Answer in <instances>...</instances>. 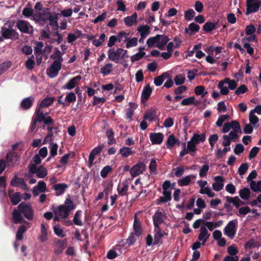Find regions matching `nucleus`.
Segmentation results:
<instances>
[{"mask_svg":"<svg viewBox=\"0 0 261 261\" xmlns=\"http://www.w3.org/2000/svg\"><path fill=\"white\" fill-rule=\"evenodd\" d=\"M34 98L32 96L24 98L21 102L20 106L23 110L29 109L33 105Z\"/></svg>","mask_w":261,"mask_h":261,"instance_id":"23","label":"nucleus"},{"mask_svg":"<svg viewBox=\"0 0 261 261\" xmlns=\"http://www.w3.org/2000/svg\"><path fill=\"white\" fill-rule=\"evenodd\" d=\"M106 101V99L104 97H98L96 96L93 97V106H97L98 107H100V106L105 103Z\"/></svg>","mask_w":261,"mask_h":261,"instance_id":"60","label":"nucleus"},{"mask_svg":"<svg viewBox=\"0 0 261 261\" xmlns=\"http://www.w3.org/2000/svg\"><path fill=\"white\" fill-rule=\"evenodd\" d=\"M231 128L233 129V131L239 132L240 134L242 133L241 126L238 121L236 120H232L230 123Z\"/></svg>","mask_w":261,"mask_h":261,"instance_id":"58","label":"nucleus"},{"mask_svg":"<svg viewBox=\"0 0 261 261\" xmlns=\"http://www.w3.org/2000/svg\"><path fill=\"white\" fill-rule=\"evenodd\" d=\"M11 202L13 205H17L20 201V193L16 192L10 198Z\"/></svg>","mask_w":261,"mask_h":261,"instance_id":"48","label":"nucleus"},{"mask_svg":"<svg viewBox=\"0 0 261 261\" xmlns=\"http://www.w3.org/2000/svg\"><path fill=\"white\" fill-rule=\"evenodd\" d=\"M54 231L55 233L60 238H64L65 234L63 232V230L61 228L59 224L56 225L54 226Z\"/></svg>","mask_w":261,"mask_h":261,"instance_id":"55","label":"nucleus"},{"mask_svg":"<svg viewBox=\"0 0 261 261\" xmlns=\"http://www.w3.org/2000/svg\"><path fill=\"white\" fill-rule=\"evenodd\" d=\"M157 117L156 111L155 110L151 109L148 111L144 115L143 118L149 121H155Z\"/></svg>","mask_w":261,"mask_h":261,"instance_id":"29","label":"nucleus"},{"mask_svg":"<svg viewBox=\"0 0 261 261\" xmlns=\"http://www.w3.org/2000/svg\"><path fill=\"white\" fill-rule=\"evenodd\" d=\"M126 41L127 42L126 47L127 48L133 46H136L138 44V38L136 37L133 38L132 39H129L128 38V40Z\"/></svg>","mask_w":261,"mask_h":261,"instance_id":"62","label":"nucleus"},{"mask_svg":"<svg viewBox=\"0 0 261 261\" xmlns=\"http://www.w3.org/2000/svg\"><path fill=\"white\" fill-rule=\"evenodd\" d=\"M168 77V74L167 72H164L161 75L156 77L154 79V83L155 86H161L164 81Z\"/></svg>","mask_w":261,"mask_h":261,"instance_id":"36","label":"nucleus"},{"mask_svg":"<svg viewBox=\"0 0 261 261\" xmlns=\"http://www.w3.org/2000/svg\"><path fill=\"white\" fill-rule=\"evenodd\" d=\"M12 24H5L1 28V34L3 38L6 39L16 40L18 38L19 34L13 28Z\"/></svg>","mask_w":261,"mask_h":261,"instance_id":"4","label":"nucleus"},{"mask_svg":"<svg viewBox=\"0 0 261 261\" xmlns=\"http://www.w3.org/2000/svg\"><path fill=\"white\" fill-rule=\"evenodd\" d=\"M152 89L149 86L147 85L144 87V89L142 92L141 98L142 100H147L150 96L152 93Z\"/></svg>","mask_w":261,"mask_h":261,"instance_id":"26","label":"nucleus"},{"mask_svg":"<svg viewBox=\"0 0 261 261\" xmlns=\"http://www.w3.org/2000/svg\"><path fill=\"white\" fill-rule=\"evenodd\" d=\"M61 67L62 62L54 61L53 63L48 69L49 71V76L51 78L57 76L58 74L59 71L61 70Z\"/></svg>","mask_w":261,"mask_h":261,"instance_id":"10","label":"nucleus"},{"mask_svg":"<svg viewBox=\"0 0 261 261\" xmlns=\"http://www.w3.org/2000/svg\"><path fill=\"white\" fill-rule=\"evenodd\" d=\"M119 153L124 158H127L133 154L132 149L127 147H123L119 150Z\"/></svg>","mask_w":261,"mask_h":261,"instance_id":"47","label":"nucleus"},{"mask_svg":"<svg viewBox=\"0 0 261 261\" xmlns=\"http://www.w3.org/2000/svg\"><path fill=\"white\" fill-rule=\"evenodd\" d=\"M11 65L12 63L10 61L4 62L0 64V75L7 70Z\"/></svg>","mask_w":261,"mask_h":261,"instance_id":"52","label":"nucleus"},{"mask_svg":"<svg viewBox=\"0 0 261 261\" xmlns=\"http://www.w3.org/2000/svg\"><path fill=\"white\" fill-rule=\"evenodd\" d=\"M39 239L42 242H44L47 240V232L45 225L43 223L41 225V234Z\"/></svg>","mask_w":261,"mask_h":261,"instance_id":"38","label":"nucleus"},{"mask_svg":"<svg viewBox=\"0 0 261 261\" xmlns=\"http://www.w3.org/2000/svg\"><path fill=\"white\" fill-rule=\"evenodd\" d=\"M137 14L134 13L132 15L127 16L124 18V22L126 25L128 27L132 26L136 22Z\"/></svg>","mask_w":261,"mask_h":261,"instance_id":"33","label":"nucleus"},{"mask_svg":"<svg viewBox=\"0 0 261 261\" xmlns=\"http://www.w3.org/2000/svg\"><path fill=\"white\" fill-rule=\"evenodd\" d=\"M162 37L161 39L159 41L158 43L156 45V46L160 50H163L165 46L169 41L170 39L168 36H165L164 35H161Z\"/></svg>","mask_w":261,"mask_h":261,"instance_id":"34","label":"nucleus"},{"mask_svg":"<svg viewBox=\"0 0 261 261\" xmlns=\"http://www.w3.org/2000/svg\"><path fill=\"white\" fill-rule=\"evenodd\" d=\"M127 190L128 185L126 184H119L117 187L118 194L122 196L127 195Z\"/></svg>","mask_w":261,"mask_h":261,"instance_id":"40","label":"nucleus"},{"mask_svg":"<svg viewBox=\"0 0 261 261\" xmlns=\"http://www.w3.org/2000/svg\"><path fill=\"white\" fill-rule=\"evenodd\" d=\"M81 79L82 76L81 75H77L70 79L62 88L64 89L71 90L75 87Z\"/></svg>","mask_w":261,"mask_h":261,"instance_id":"17","label":"nucleus"},{"mask_svg":"<svg viewBox=\"0 0 261 261\" xmlns=\"http://www.w3.org/2000/svg\"><path fill=\"white\" fill-rule=\"evenodd\" d=\"M149 138L152 144H160L163 142L164 135L161 133H150Z\"/></svg>","mask_w":261,"mask_h":261,"instance_id":"18","label":"nucleus"},{"mask_svg":"<svg viewBox=\"0 0 261 261\" xmlns=\"http://www.w3.org/2000/svg\"><path fill=\"white\" fill-rule=\"evenodd\" d=\"M27 227L25 225H22L19 227L17 230L16 238L18 240H21L23 239V234L26 231Z\"/></svg>","mask_w":261,"mask_h":261,"instance_id":"53","label":"nucleus"},{"mask_svg":"<svg viewBox=\"0 0 261 261\" xmlns=\"http://www.w3.org/2000/svg\"><path fill=\"white\" fill-rule=\"evenodd\" d=\"M239 195L244 200L248 199L250 197V191L248 188H244L239 191Z\"/></svg>","mask_w":261,"mask_h":261,"instance_id":"37","label":"nucleus"},{"mask_svg":"<svg viewBox=\"0 0 261 261\" xmlns=\"http://www.w3.org/2000/svg\"><path fill=\"white\" fill-rule=\"evenodd\" d=\"M71 153H68L65 154L64 156H63L61 160H60V162L62 164V165H57V168H61L63 166L64 167L66 166V165L68 163V159L71 156Z\"/></svg>","mask_w":261,"mask_h":261,"instance_id":"45","label":"nucleus"},{"mask_svg":"<svg viewBox=\"0 0 261 261\" xmlns=\"http://www.w3.org/2000/svg\"><path fill=\"white\" fill-rule=\"evenodd\" d=\"M206 136L205 134H198L197 133L194 134L191 138V140L196 145L198 144L200 142H204Z\"/></svg>","mask_w":261,"mask_h":261,"instance_id":"32","label":"nucleus"},{"mask_svg":"<svg viewBox=\"0 0 261 261\" xmlns=\"http://www.w3.org/2000/svg\"><path fill=\"white\" fill-rule=\"evenodd\" d=\"M196 176L193 174L188 175L178 180V184L179 186H186L189 185L192 179H194Z\"/></svg>","mask_w":261,"mask_h":261,"instance_id":"30","label":"nucleus"},{"mask_svg":"<svg viewBox=\"0 0 261 261\" xmlns=\"http://www.w3.org/2000/svg\"><path fill=\"white\" fill-rule=\"evenodd\" d=\"M150 29V28L148 25H140L137 28V30L142 38H145L149 34Z\"/></svg>","mask_w":261,"mask_h":261,"instance_id":"27","label":"nucleus"},{"mask_svg":"<svg viewBox=\"0 0 261 261\" xmlns=\"http://www.w3.org/2000/svg\"><path fill=\"white\" fill-rule=\"evenodd\" d=\"M249 119L250 123L253 125H255L259 121L258 118L254 114V111L250 112Z\"/></svg>","mask_w":261,"mask_h":261,"instance_id":"61","label":"nucleus"},{"mask_svg":"<svg viewBox=\"0 0 261 261\" xmlns=\"http://www.w3.org/2000/svg\"><path fill=\"white\" fill-rule=\"evenodd\" d=\"M187 150L190 153L191 155L194 156V153L197 150L196 144L193 142L191 139L187 142Z\"/></svg>","mask_w":261,"mask_h":261,"instance_id":"39","label":"nucleus"},{"mask_svg":"<svg viewBox=\"0 0 261 261\" xmlns=\"http://www.w3.org/2000/svg\"><path fill=\"white\" fill-rule=\"evenodd\" d=\"M46 190V185L43 181H39L36 186L34 187L32 193L34 196H37L40 193L45 192Z\"/></svg>","mask_w":261,"mask_h":261,"instance_id":"15","label":"nucleus"},{"mask_svg":"<svg viewBox=\"0 0 261 261\" xmlns=\"http://www.w3.org/2000/svg\"><path fill=\"white\" fill-rule=\"evenodd\" d=\"M226 201L228 203H232L236 208H239L241 205L245 204V202L242 201L238 196L231 197L227 196L226 197Z\"/></svg>","mask_w":261,"mask_h":261,"instance_id":"22","label":"nucleus"},{"mask_svg":"<svg viewBox=\"0 0 261 261\" xmlns=\"http://www.w3.org/2000/svg\"><path fill=\"white\" fill-rule=\"evenodd\" d=\"M104 147L105 145L103 144H101L94 148L92 150L91 152L89 154L88 160V164H89L90 167L93 164V161L95 156L99 154Z\"/></svg>","mask_w":261,"mask_h":261,"instance_id":"14","label":"nucleus"},{"mask_svg":"<svg viewBox=\"0 0 261 261\" xmlns=\"http://www.w3.org/2000/svg\"><path fill=\"white\" fill-rule=\"evenodd\" d=\"M176 139L174 137L173 135H170L167 139V143H166V146L167 148L171 149H172L174 145L176 144Z\"/></svg>","mask_w":261,"mask_h":261,"instance_id":"41","label":"nucleus"},{"mask_svg":"<svg viewBox=\"0 0 261 261\" xmlns=\"http://www.w3.org/2000/svg\"><path fill=\"white\" fill-rule=\"evenodd\" d=\"M67 188L68 185L65 183L57 184L53 186V189L56 192V196H60L63 194Z\"/></svg>","mask_w":261,"mask_h":261,"instance_id":"21","label":"nucleus"},{"mask_svg":"<svg viewBox=\"0 0 261 261\" xmlns=\"http://www.w3.org/2000/svg\"><path fill=\"white\" fill-rule=\"evenodd\" d=\"M145 166L143 163H138L134 166L130 170V174L133 177L142 173L145 169Z\"/></svg>","mask_w":261,"mask_h":261,"instance_id":"12","label":"nucleus"},{"mask_svg":"<svg viewBox=\"0 0 261 261\" xmlns=\"http://www.w3.org/2000/svg\"><path fill=\"white\" fill-rule=\"evenodd\" d=\"M226 84L228 85V88L230 90H234L237 87V82L233 80H230L229 78H226L224 80Z\"/></svg>","mask_w":261,"mask_h":261,"instance_id":"56","label":"nucleus"},{"mask_svg":"<svg viewBox=\"0 0 261 261\" xmlns=\"http://www.w3.org/2000/svg\"><path fill=\"white\" fill-rule=\"evenodd\" d=\"M237 224V219L230 221L224 228V234L229 238L233 239L236 233Z\"/></svg>","mask_w":261,"mask_h":261,"instance_id":"6","label":"nucleus"},{"mask_svg":"<svg viewBox=\"0 0 261 261\" xmlns=\"http://www.w3.org/2000/svg\"><path fill=\"white\" fill-rule=\"evenodd\" d=\"M249 168V165L247 163H243L238 169V173L240 175H244L247 171Z\"/></svg>","mask_w":261,"mask_h":261,"instance_id":"64","label":"nucleus"},{"mask_svg":"<svg viewBox=\"0 0 261 261\" xmlns=\"http://www.w3.org/2000/svg\"><path fill=\"white\" fill-rule=\"evenodd\" d=\"M166 216L164 212H156L153 217V224H161L163 223Z\"/></svg>","mask_w":261,"mask_h":261,"instance_id":"20","label":"nucleus"},{"mask_svg":"<svg viewBox=\"0 0 261 261\" xmlns=\"http://www.w3.org/2000/svg\"><path fill=\"white\" fill-rule=\"evenodd\" d=\"M156 167H157V163L156 162V160L154 158H152L151 160V161H150V164L149 166V168L150 172L151 174H156V173H157Z\"/></svg>","mask_w":261,"mask_h":261,"instance_id":"51","label":"nucleus"},{"mask_svg":"<svg viewBox=\"0 0 261 261\" xmlns=\"http://www.w3.org/2000/svg\"><path fill=\"white\" fill-rule=\"evenodd\" d=\"M76 205L70 198H66L64 204L58 206L55 210H53L56 215L66 219L69 215L70 212L75 208Z\"/></svg>","mask_w":261,"mask_h":261,"instance_id":"2","label":"nucleus"},{"mask_svg":"<svg viewBox=\"0 0 261 261\" xmlns=\"http://www.w3.org/2000/svg\"><path fill=\"white\" fill-rule=\"evenodd\" d=\"M16 27L22 33L30 35L33 34V27L28 21L24 20H19L17 21Z\"/></svg>","mask_w":261,"mask_h":261,"instance_id":"7","label":"nucleus"},{"mask_svg":"<svg viewBox=\"0 0 261 261\" xmlns=\"http://www.w3.org/2000/svg\"><path fill=\"white\" fill-rule=\"evenodd\" d=\"M162 36L161 35H156L154 37L149 38L146 42V44L148 47L151 48L156 46V45L158 43L159 41L160 40Z\"/></svg>","mask_w":261,"mask_h":261,"instance_id":"28","label":"nucleus"},{"mask_svg":"<svg viewBox=\"0 0 261 261\" xmlns=\"http://www.w3.org/2000/svg\"><path fill=\"white\" fill-rule=\"evenodd\" d=\"M76 95L74 93L71 92L68 93L65 98V101H67V106H69L70 103H73L76 100Z\"/></svg>","mask_w":261,"mask_h":261,"instance_id":"50","label":"nucleus"},{"mask_svg":"<svg viewBox=\"0 0 261 261\" xmlns=\"http://www.w3.org/2000/svg\"><path fill=\"white\" fill-rule=\"evenodd\" d=\"M195 12L192 9H189L185 12V18L187 20H191L195 15Z\"/></svg>","mask_w":261,"mask_h":261,"instance_id":"59","label":"nucleus"},{"mask_svg":"<svg viewBox=\"0 0 261 261\" xmlns=\"http://www.w3.org/2000/svg\"><path fill=\"white\" fill-rule=\"evenodd\" d=\"M47 174V170L46 168L40 166L38 168V170L36 173V176L38 178H44Z\"/></svg>","mask_w":261,"mask_h":261,"instance_id":"46","label":"nucleus"},{"mask_svg":"<svg viewBox=\"0 0 261 261\" xmlns=\"http://www.w3.org/2000/svg\"><path fill=\"white\" fill-rule=\"evenodd\" d=\"M10 185L14 187H19L23 190H28V188L25 184V181L22 178H18L16 175L12 178L10 181Z\"/></svg>","mask_w":261,"mask_h":261,"instance_id":"13","label":"nucleus"},{"mask_svg":"<svg viewBox=\"0 0 261 261\" xmlns=\"http://www.w3.org/2000/svg\"><path fill=\"white\" fill-rule=\"evenodd\" d=\"M225 83L224 81H221L219 83L218 87L220 89V93L222 95H227L229 93V88L227 87L224 86V84Z\"/></svg>","mask_w":261,"mask_h":261,"instance_id":"54","label":"nucleus"},{"mask_svg":"<svg viewBox=\"0 0 261 261\" xmlns=\"http://www.w3.org/2000/svg\"><path fill=\"white\" fill-rule=\"evenodd\" d=\"M54 100H55L54 97H47L44 98L41 101V102L40 103L38 107L37 108V109L35 111V113H36L37 114V113H38L39 114H41L42 115H45L46 116H49L47 115V113L44 114V113L42 111V109L44 108H47V107L51 106L53 104V103L54 102Z\"/></svg>","mask_w":261,"mask_h":261,"instance_id":"8","label":"nucleus"},{"mask_svg":"<svg viewBox=\"0 0 261 261\" xmlns=\"http://www.w3.org/2000/svg\"><path fill=\"white\" fill-rule=\"evenodd\" d=\"M214 180L215 182L212 185L213 189L215 191H221L224 187V178L221 176H216L214 177Z\"/></svg>","mask_w":261,"mask_h":261,"instance_id":"16","label":"nucleus"},{"mask_svg":"<svg viewBox=\"0 0 261 261\" xmlns=\"http://www.w3.org/2000/svg\"><path fill=\"white\" fill-rule=\"evenodd\" d=\"M123 51L124 49L121 48H117L115 51L110 49L108 50L109 59L115 63H118Z\"/></svg>","mask_w":261,"mask_h":261,"instance_id":"9","label":"nucleus"},{"mask_svg":"<svg viewBox=\"0 0 261 261\" xmlns=\"http://www.w3.org/2000/svg\"><path fill=\"white\" fill-rule=\"evenodd\" d=\"M189 30L186 28L185 32L190 35L194 34L196 32H198L200 29L199 25L194 22L191 23L189 25Z\"/></svg>","mask_w":261,"mask_h":261,"instance_id":"31","label":"nucleus"},{"mask_svg":"<svg viewBox=\"0 0 261 261\" xmlns=\"http://www.w3.org/2000/svg\"><path fill=\"white\" fill-rule=\"evenodd\" d=\"M133 229L134 231V233H135L137 237H139L142 234V228L141 225L136 216H135L134 218Z\"/></svg>","mask_w":261,"mask_h":261,"instance_id":"24","label":"nucleus"},{"mask_svg":"<svg viewBox=\"0 0 261 261\" xmlns=\"http://www.w3.org/2000/svg\"><path fill=\"white\" fill-rule=\"evenodd\" d=\"M66 241L65 240H58V241L57 242V246L54 250V252L56 254L59 255L63 252V251L66 247Z\"/></svg>","mask_w":261,"mask_h":261,"instance_id":"25","label":"nucleus"},{"mask_svg":"<svg viewBox=\"0 0 261 261\" xmlns=\"http://www.w3.org/2000/svg\"><path fill=\"white\" fill-rule=\"evenodd\" d=\"M112 170V168L110 166H106L104 167L100 171L101 176L105 178L107 177L108 174Z\"/></svg>","mask_w":261,"mask_h":261,"instance_id":"63","label":"nucleus"},{"mask_svg":"<svg viewBox=\"0 0 261 261\" xmlns=\"http://www.w3.org/2000/svg\"><path fill=\"white\" fill-rule=\"evenodd\" d=\"M194 92L197 95H201L202 97L204 96L207 92L205 91V88L203 86H197L195 88Z\"/></svg>","mask_w":261,"mask_h":261,"instance_id":"49","label":"nucleus"},{"mask_svg":"<svg viewBox=\"0 0 261 261\" xmlns=\"http://www.w3.org/2000/svg\"><path fill=\"white\" fill-rule=\"evenodd\" d=\"M55 53L51 55L50 58L54 60V61H58L59 62H62L63 59L62 58V53L58 49V48H55L54 49Z\"/></svg>","mask_w":261,"mask_h":261,"instance_id":"35","label":"nucleus"},{"mask_svg":"<svg viewBox=\"0 0 261 261\" xmlns=\"http://www.w3.org/2000/svg\"><path fill=\"white\" fill-rule=\"evenodd\" d=\"M216 28V23L207 21L203 26V30L205 32L208 33Z\"/></svg>","mask_w":261,"mask_h":261,"instance_id":"44","label":"nucleus"},{"mask_svg":"<svg viewBox=\"0 0 261 261\" xmlns=\"http://www.w3.org/2000/svg\"><path fill=\"white\" fill-rule=\"evenodd\" d=\"M113 65L111 63H107L100 69V72L104 76L111 73L112 70Z\"/></svg>","mask_w":261,"mask_h":261,"instance_id":"43","label":"nucleus"},{"mask_svg":"<svg viewBox=\"0 0 261 261\" xmlns=\"http://www.w3.org/2000/svg\"><path fill=\"white\" fill-rule=\"evenodd\" d=\"M19 157L15 152H9L6 157V162L8 166H14L18 164Z\"/></svg>","mask_w":261,"mask_h":261,"instance_id":"11","label":"nucleus"},{"mask_svg":"<svg viewBox=\"0 0 261 261\" xmlns=\"http://www.w3.org/2000/svg\"><path fill=\"white\" fill-rule=\"evenodd\" d=\"M246 15L257 12L261 7V1L259 0H246Z\"/></svg>","mask_w":261,"mask_h":261,"instance_id":"5","label":"nucleus"},{"mask_svg":"<svg viewBox=\"0 0 261 261\" xmlns=\"http://www.w3.org/2000/svg\"><path fill=\"white\" fill-rule=\"evenodd\" d=\"M82 212L81 210L77 211L74 216L73 219V223L78 226H82L83 225L82 222L80 219V217L82 215Z\"/></svg>","mask_w":261,"mask_h":261,"instance_id":"42","label":"nucleus"},{"mask_svg":"<svg viewBox=\"0 0 261 261\" xmlns=\"http://www.w3.org/2000/svg\"><path fill=\"white\" fill-rule=\"evenodd\" d=\"M106 38V35L102 33L99 36L98 39L94 40L92 42V44L96 47L101 46L104 42Z\"/></svg>","mask_w":261,"mask_h":261,"instance_id":"57","label":"nucleus"},{"mask_svg":"<svg viewBox=\"0 0 261 261\" xmlns=\"http://www.w3.org/2000/svg\"><path fill=\"white\" fill-rule=\"evenodd\" d=\"M200 230V232L198 236V240L200 241H202V244L204 245L210 237V233H208L206 228L203 226L201 227Z\"/></svg>","mask_w":261,"mask_h":261,"instance_id":"19","label":"nucleus"},{"mask_svg":"<svg viewBox=\"0 0 261 261\" xmlns=\"http://www.w3.org/2000/svg\"><path fill=\"white\" fill-rule=\"evenodd\" d=\"M35 117L32 119L31 126L30 127V131L33 132L36 127L37 122H44V124H53L54 121L50 116H46L42 115L41 114H37L35 112Z\"/></svg>","mask_w":261,"mask_h":261,"instance_id":"3","label":"nucleus"},{"mask_svg":"<svg viewBox=\"0 0 261 261\" xmlns=\"http://www.w3.org/2000/svg\"><path fill=\"white\" fill-rule=\"evenodd\" d=\"M17 208L18 210L14 209L12 212L14 223L19 224L27 222L23 218L21 214L28 220H32L34 219V211L30 205L24 202H22L18 205Z\"/></svg>","mask_w":261,"mask_h":261,"instance_id":"1","label":"nucleus"}]
</instances>
